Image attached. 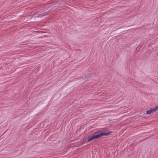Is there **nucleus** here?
<instances>
[{"label":"nucleus","instance_id":"nucleus-2","mask_svg":"<svg viewBox=\"0 0 158 158\" xmlns=\"http://www.w3.org/2000/svg\"><path fill=\"white\" fill-rule=\"evenodd\" d=\"M158 109V105L154 108H152L148 110L147 111L146 114H147L153 113L156 111Z\"/></svg>","mask_w":158,"mask_h":158},{"label":"nucleus","instance_id":"nucleus-4","mask_svg":"<svg viewBox=\"0 0 158 158\" xmlns=\"http://www.w3.org/2000/svg\"><path fill=\"white\" fill-rule=\"evenodd\" d=\"M94 75V76L95 75H94V73L93 74Z\"/></svg>","mask_w":158,"mask_h":158},{"label":"nucleus","instance_id":"nucleus-1","mask_svg":"<svg viewBox=\"0 0 158 158\" xmlns=\"http://www.w3.org/2000/svg\"><path fill=\"white\" fill-rule=\"evenodd\" d=\"M111 132V131H109L107 133H102L100 131L94 132L92 135L88 137L87 142H90L93 139H97L103 136L108 135L110 134Z\"/></svg>","mask_w":158,"mask_h":158},{"label":"nucleus","instance_id":"nucleus-3","mask_svg":"<svg viewBox=\"0 0 158 158\" xmlns=\"http://www.w3.org/2000/svg\"><path fill=\"white\" fill-rule=\"evenodd\" d=\"M91 78L92 77H91V76H90V74H89V76L88 77H86L85 79L86 80V81H88L89 80H90V78Z\"/></svg>","mask_w":158,"mask_h":158}]
</instances>
